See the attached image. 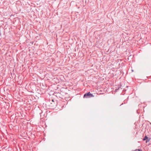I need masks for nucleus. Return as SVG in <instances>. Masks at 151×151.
Returning <instances> with one entry per match:
<instances>
[{
    "label": "nucleus",
    "instance_id": "obj_1",
    "mask_svg": "<svg viewBox=\"0 0 151 151\" xmlns=\"http://www.w3.org/2000/svg\"><path fill=\"white\" fill-rule=\"evenodd\" d=\"M94 96L93 94H91L90 92L85 93L84 95V97L86 98H88V97H91Z\"/></svg>",
    "mask_w": 151,
    "mask_h": 151
},
{
    "label": "nucleus",
    "instance_id": "obj_2",
    "mask_svg": "<svg viewBox=\"0 0 151 151\" xmlns=\"http://www.w3.org/2000/svg\"><path fill=\"white\" fill-rule=\"evenodd\" d=\"M55 103H54V100L52 99L51 101L50 102V106L51 107H53L55 106Z\"/></svg>",
    "mask_w": 151,
    "mask_h": 151
},
{
    "label": "nucleus",
    "instance_id": "obj_3",
    "mask_svg": "<svg viewBox=\"0 0 151 151\" xmlns=\"http://www.w3.org/2000/svg\"><path fill=\"white\" fill-rule=\"evenodd\" d=\"M134 151H142L141 150L139 149H136L134 150Z\"/></svg>",
    "mask_w": 151,
    "mask_h": 151
},
{
    "label": "nucleus",
    "instance_id": "obj_4",
    "mask_svg": "<svg viewBox=\"0 0 151 151\" xmlns=\"http://www.w3.org/2000/svg\"><path fill=\"white\" fill-rule=\"evenodd\" d=\"M148 138V137L147 136H145V138L143 139V140H145Z\"/></svg>",
    "mask_w": 151,
    "mask_h": 151
},
{
    "label": "nucleus",
    "instance_id": "obj_5",
    "mask_svg": "<svg viewBox=\"0 0 151 151\" xmlns=\"http://www.w3.org/2000/svg\"><path fill=\"white\" fill-rule=\"evenodd\" d=\"M149 140H146V143H147V142H148L149 141Z\"/></svg>",
    "mask_w": 151,
    "mask_h": 151
}]
</instances>
